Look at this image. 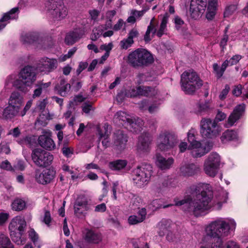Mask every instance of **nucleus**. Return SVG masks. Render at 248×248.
I'll return each instance as SVG.
<instances>
[{
  "label": "nucleus",
  "instance_id": "f257e3e1",
  "mask_svg": "<svg viewBox=\"0 0 248 248\" xmlns=\"http://www.w3.org/2000/svg\"><path fill=\"white\" fill-rule=\"evenodd\" d=\"M192 190V199L186 198L181 200L175 199V205H184L185 211L198 217L212 207L211 201L213 197L212 188L209 184L200 183L193 186Z\"/></svg>",
  "mask_w": 248,
  "mask_h": 248
},
{
  "label": "nucleus",
  "instance_id": "f03ea898",
  "mask_svg": "<svg viewBox=\"0 0 248 248\" xmlns=\"http://www.w3.org/2000/svg\"><path fill=\"white\" fill-rule=\"evenodd\" d=\"M37 78L35 69L31 66H26L21 69L18 76L11 75L8 76L5 82V88L9 89L14 87L18 91L26 93L28 87H31Z\"/></svg>",
  "mask_w": 248,
  "mask_h": 248
},
{
  "label": "nucleus",
  "instance_id": "7ed1b4c3",
  "mask_svg": "<svg viewBox=\"0 0 248 248\" xmlns=\"http://www.w3.org/2000/svg\"><path fill=\"white\" fill-rule=\"evenodd\" d=\"M231 223L219 218L211 222L205 228L206 235L213 238H223L231 234Z\"/></svg>",
  "mask_w": 248,
  "mask_h": 248
},
{
  "label": "nucleus",
  "instance_id": "20e7f679",
  "mask_svg": "<svg viewBox=\"0 0 248 248\" xmlns=\"http://www.w3.org/2000/svg\"><path fill=\"white\" fill-rule=\"evenodd\" d=\"M152 173V167L150 164H143L133 169L131 178L134 184L140 187L146 186L150 181Z\"/></svg>",
  "mask_w": 248,
  "mask_h": 248
},
{
  "label": "nucleus",
  "instance_id": "39448f33",
  "mask_svg": "<svg viewBox=\"0 0 248 248\" xmlns=\"http://www.w3.org/2000/svg\"><path fill=\"white\" fill-rule=\"evenodd\" d=\"M128 62L134 68L147 66L154 62L152 55L147 50L138 48L128 56Z\"/></svg>",
  "mask_w": 248,
  "mask_h": 248
},
{
  "label": "nucleus",
  "instance_id": "423d86ee",
  "mask_svg": "<svg viewBox=\"0 0 248 248\" xmlns=\"http://www.w3.org/2000/svg\"><path fill=\"white\" fill-rule=\"evenodd\" d=\"M181 83L182 90L187 94H191L199 89L202 85L197 73L189 70L181 75Z\"/></svg>",
  "mask_w": 248,
  "mask_h": 248
},
{
  "label": "nucleus",
  "instance_id": "0eeeda50",
  "mask_svg": "<svg viewBox=\"0 0 248 248\" xmlns=\"http://www.w3.org/2000/svg\"><path fill=\"white\" fill-rule=\"evenodd\" d=\"M45 10L47 16L54 20H61L68 15V10L63 0H46Z\"/></svg>",
  "mask_w": 248,
  "mask_h": 248
},
{
  "label": "nucleus",
  "instance_id": "6e6552de",
  "mask_svg": "<svg viewBox=\"0 0 248 248\" xmlns=\"http://www.w3.org/2000/svg\"><path fill=\"white\" fill-rule=\"evenodd\" d=\"M168 17L167 16H164L161 20L159 27L157 28L158 23L155 21V18L154 17L150 21L149 25L147 27V31L144 35V40L146 42L150 41L152 37L150 36V33H152V37L156 35L158 37H161L167 31V24L168 23Z\"/></svg>",
  "mask_w": 248,
  "mask_h": 248
},
{
  "label": "nucleus",
  "instance_id": "1a4fd4ad",
  "mask_svg": "<svg viewBox=\"0 0 248 248\" xmlns=\"http://www.w3.org/2000/svg\"><path fill=\"white\" fill-rule=\"evenodd\" d=\"M200 132L204 138H212L220 132V129L216 121L209 118H203L200 123Z\"/></svg>",
  "mask_w": 248,
  "mask_h": 248
},
{
  "label": "nucleus",
  "instance_id": "9d476101",
  "mask_svg": "<svg viewBox=\"0 0 248 248\" xmlns=\"http://www.w3.org/2000/svg\"><path fill=\"white\" fill-rule=\"evenodd\" d=\"M31 158L36 166L46 167L51 164L53 156L43 149H35L32 151Z\"/></svg>",
  "mask_w": 248,
  "mask_h": 248
},
{
  "label": "nucleus",
  "instance_id": "9b49d317",
  "mask_svg": "<svg viewBox=\"0 0 248 248\" xmlns=\"http://www.w3.org/2000/svg\"><path fill=\"white\" fill-rule=\"evenodd\" d=\"M220 164V157L218 154L213 153L205 160L204 170L208 175L214 177L217 173Z\"/></svg>",
  "mask_w": 248,
  "mask_h": 248
},
{
  "label": "nucleus",
  "instance_id": "f8f14e48",
  "mask_svg": "<svg viewBox=\"0 0 248 248\" xmlns=\"http://www.w3.org/2000/svg\"><path fill=\"white\" fill-rule=\"evenodd\" d=\"M175 143L174 138L166 132L160 134L157 139V148L162 151L172 148L175 145Z\"/></svg>",
  "mask_w": 248,
  "mask_h": 248
},
{
  "label": "nucleus",
  "instance_id": "ddd939ff",
  "mask_svg": "<svg viewBox=\"0 0 248 248\" xmlns=\"http://www.w3.org/2000/svg\"><path fill=\"white\" fill-rule=\"evenodd\" d=\"M207 7V0H191L189 12L191 17L199 18L205 12Z\"/></svg>",
  "mask_w": 248,
  "mask_h": 248
},
{
  "label": "nucleus",
  "instance_id": "4468645a",
  "mask_svg": "<svg viewBox=\"0 0 248 248\" xmlns=\"http://www.w3.org/2000/svg\"><path fill=\"white\" fill-rule=\"evenodd\" d=\"M52 133L49 130H43L42 135L38 138V142L40 145L47 150L52 151L55 149L56 145L51 139Z\"/></svg>",
  "mask_w": 248,
  "mask_h": 248
},
{
  "label": "nucleus",
  "instance_id": "2eb2a0df",
  "mask_svg": "<svg viewBox=\"0 0 248 248\" xmlns=\"http://www.w3.org/2000/svg\"><path fill=\"white\" fill-rule=\"evenodd\" d=\"M54 176L55 172L50 169H45L42 171L37 169L35 171L34 178L36 181L42 185L50 183L54 178Z\"/></svg>",
  "mask_w": 248,
  "mask_h": 248
},
{
  "label": "nucleus",
  "instance_id": "dca6fc26",
  "mask_svg": "<svg viewBox=\"0 0 248 248\" xmlns=\"http://www.w3.org/2000/svg\"><path fill=\"white\" fill-rule=\"evenodd\" d=\"M127 142V137L123 131L118 130L114 133L113 137L112 147L119 151L125 149Z\"/></svg>",
  "mask_w": 248,
  "mask_h": 248
},
{
  "label": "nucleus",
  "instance_id": "f3484780",
  "mask_svg": "<svg viewBox=\"0 0 248 248\" xmlns=\"http://www.w3.org/2000/svg\"><path fill=\"white\" fill-rule=\"evenodd\" d=\"M57 61L54 59H42L37 67L38 71L45 73H49L57 67Z\"/></svg>",
  "mask_w": 248,
  "mask_h": 248
},
{
  "label": "nucleus",
  "instance_id": "a211bd4d",
  "mask_svg": "<svg viewBox=\"0 0 248 248\" xmlns=\"http://www.w3.org/2000/svg\"><path fill=\"white\" fill-rule=\"evenodd\" d=\"M84 240L88 243L98 244L102 241V236L100 233L93 229L85 228L82 231Z\"/></svg>",
  "mask_w": 248,
  "mask_h": 248
},
{
  "label": "nucleus",
  "instance_id": "6ab92c4d",
  "mask_svg": "<svg viewBox=\"0 0 248 248\" xmlns=\"http://www.w3.org/2000/svg\"><path fill=\"white\" fill-rule=\"evenodd\" d=\"M26 226L25 219L21 216H16L11 221L9 229L11 232H24Z\"/></svg>",
  "mask_w": 248,
  "mask_h": 248
},
{
  "label": "nucleus",
  "instance_id": "aec40b11",
  "mask_svg": "<svg viewBox=\"0 0 248 248\" xmlns=\"http://www.w3.org/2000/svg\"><path fill=\"white\" fill-rule=\"evenodd\" d=\"M151 138L149 133H142L138 139L137 144V150L139 152H148L151 142Z\"/></svg>",
  "mask_w": 248,
  "mask_h": 248
},
{
  "label": "nucleus",
  "instance_id": "412c9836",
  "mask_svg": "<svg viewBox=\"0 0 248 248\" xmlns=\"http://www.w3.org/2000/svg\"><path fill=\"white\" fill-rule=\"evenodd\" d=\"M84 34L85 31L83 30L75 29L66 34L65 42L67 45H72L81 38Z\"/></svg>",
  "mask_w": 248,
  "mask_h": 248
},
{
  "label": "nucleus",
  "instance_id": "4be33fe9",
  "mask_svg": "<svg viewBox=\"0 0 248 248\" xmlns=\"http://www.w3.org/2000/svg\"><path fill=\"white\" fill-rule=\"evenodd\" d=\"M187 149L190 151V154L194 157H202L208 152V151L206 150V148L202 146L199 141L189 145Z\"/></svg>",
  "mask_w": 248,
  "mask_h": 248
},
{
  "label": "nucleus",
  "instance_id": "5701e85b",
  "mask_svg": "<svg viewBox=\"0 0 248 248\" xmlns=\"http://www.w3.org/2000/svg\"><path fill=\"white\" fill-rule=\"evenodd\" d=\"M174 162L172 157L166 159L160 155H156L155 164L156 166L162 170L169 169Z\"/></svg>",
  "mask_w": 248,
  "mask_h": 248
},
{
  "label": "nucleus",
  "instance_id": "b1692460",
  "mask_svg": "<svg viewBox=\"0 0 248 248\" xmlns=\"http://www.w3.org/2000/svg\"><path fill=\"white\" fill-rule=\"evenodd\" d=\"M51 82H44L43 80L38 81L35 84V89L32 94V97L35 98L39 97L43 91H46L50 87Z\"/></svg>",
  "mask_w": 248,
  "mask_h": 248
},
{
  "label": "nucleus",
  "instance_id": "393cba45",
  "mask_svg": "<svg viewBox=\"0 0 248 248\" xmlns=\"http://www.w3.org/2000/svg\"><path fill=\"white\" fill-rule=\"evenodd\" d=\"M143 125L144 123L141 119L139 118L136 119L131 117L130 121L127 124V126H128L127 128L131 131L137 133L141 131Z\"/></svg>",
  "mask_w": 248,
  "mask_h": 248
},
{
  "label": "nucleus",
  "instance_id": "a878e982",
  "mask_svg": "<svg viewBox=\"0 0 248 248\" xmlns=\"http://www.w3.org/2000/svg\"><path fill=\"white\" fill-rule=\"evenodd\" d=\"M159 231L158 232L160 236H164L167 233L166 238L169 241L172 240V236L171 232H170V223L167 220H162L158 224Z\"/></svg>",
  "mask_w": 248,
  "mask_h": 248
},
{
  "label": "nucleus",
  "instance_id": "bb28decb",
  "mask_svg": "<svg viewBox=\"0 0 248 248\" xmlns=\"http://www.w3.org/2000/svg\"><path fill=\"white\" fill-rule=\"evenodd\" d=\"M182 174L185 176H191L199 171V168L194 164H187L180 168Z\"/></svg>",
  "mask_w": 248,
  "mask_h": 248
},
{
  "label": "nucleus",
  "instance_id": "cd10ccee",
  "mask_svg": "<svg viewBox=\"0 0 248 248\" xmlns=\"http://www.w3.org/2000/svg\"><path fill=\"white\" fill-rule=\"evenodd\" d=\"M23 102V97L17 91L13 92L8 100V104L9 105L17 107L19 109L20 108Z\"/></svg>",
  "mask_w": 248,
  "mask_h": 248
},
{
  "label": "nucleus",
  "instance_id": "c85d7f7f",
  "mask_svg": "<svg viewBox=\"0 0 248 248\" xmlns=\"http://www.w3.org/2000/svg\"><path fill=\"white\" fill-rule=\"evenodd\" d=\"M146 214V210L142 208L139 210L137 215H132L128 217V223L131 225L140 223L145 219Z\"/></svg>",
  "mask_w": 248,
  "mask_h": 248
},
{
  "label": "nucleus",
  "instance_id": "c756f323",
  "mask_svg": "<svg viewBox=\"0 0 248 248\" xmlns=\"http://www.w3.org/2000/svg\"><path fill=\"white\" fill-rule=\"evenodd\" d=\"M21 40L25 44H31L42 41L39 38L38 34L36 32H29L22 34Z\"/></svg>",
  "mask_w": 248,
  "mask_h": 248
},
{
  "label": "nucleus",
  "instance_id": "7c9ffc66",
  "mask_svg": "<svg viewBox=\"0 0 248 248\" xmlns=\"http://www.w3.org/2000/svg\"><path fill=\"white\" fill-rule=\"evenodd\" d=\"M19 110L17 107H15L8 104V106L4 108L0 116L6 119H11L19 114Z\"/></svg>",
  "mask_w": 248,
  "mask_h": 248
},
{
  "label": "nucleus",
  "instance_id": "2f4dec72",
  "mask_svg": "<svg viewBox=\"0 0 248 248\" xmlns=\"http://www.w3.org/2000/svg\"><path fill=\"white\" fill-rule=\"evenodd\" d=\"M18 8L15 7L11 10L9 12L4 14L3 16L0 20V30L3 29L6 24L3 22L8 21L9 19H16L17 17Z\"/></svg>",
  "mask_w": 248,
  "mask_h": 248
},
{
  "label": "nucleus",
  "instance_id": "473e14b6",
  "mask_svg": "<svg viewBox=\"0 0 248 248\" xmlns=\"http://www.w3.org/2000/svg\"><path fill=\"white\" fill-rule=\"evenodd\" d=\"M218 6V0H208L206 17L208 20H212L216 14Z\"/></svg>",
  "mask_w": 248,
  "mask_h": 248
},
{
  "label": "nucleus",
  "instance_id": "72a5a7b5",
  "mask_svg": "<svg viewBox=\"0 0 248 248\" xmlns=\"http://www.w3.org/2000/svg\"><path fill=\"white\" fill-rule=\"evenodd\" d=\"M71 88V85L67 83L64 79H62L60 83L56 86L59 94L62 96H65Z\"/></svg>",
  "mask_w": 248,
  "mask_h": 248
},
{
  "label": "nucleus",
  "instance_id": "f704fd0d",
  "mask_svg": "<svg viewBox=\"0 0 248 248\" xmlns=\"http://www.w3.org/2000/svg\"><path fill=\"white\" fill-rule=\"evenodd\" d=\"M146 11L147 10L145 9L141 11H137L135 9L131 10L130 16L127 19V22L134 23L136 21V20H140Z\"/></svg>",
  "mask_w": 248,
  "mask_h": 248
},
{
  "label": "nucleus",
  "instance_id": "c9c22d12",
  "mask_svg": "<svg viewBox=\"0 0 248 248\" xmlns=\"http://www.w3.org/2000/svg\"><path fill=\"white\" fill-rule=\"evenodd\" d=\"M139 93L140 95L145 96H153L157 93V91L155 88L147 86H139Z\"/></svg>",
  "mask_w": 248,
  "mask_h": 248
},
{
  "label": "nucleus",
  "instance_id": "e433bc0d",
  "mask_svg": "<svg viewBox=\"0 0 248 248\" xmlns=\"http://www.w3.org/2000/svg\"><path fill=\"white\" fill-rule=\"evenodd\" d=\"M127 164L126 160L118 159L109 162V167L112 170H120L124 169Z\"/></svg>",
  "mask_w": 248,
  "mask_h": 248
},
{
  "label": "nucleus",
  "instance_id": "4c0bfd02",
  "mask_svg": "<svg viewBox=\"0 0 248 248\" xmlns=\"http://www.w3.org/2000/svg\"><path fill=\"white\" fill-rule=\"evenodd\" d=\"M11 207L14 211H20L26 208V203L23 199L16 198L12 202Z\"/></svg>",
  "mask_w": 248,
  "mask_h": 248
},
{
  "label": "nucleus",
  "instance_id": "58836bf2",
  "mask_svg": "<svg viewBox=\"0 0 248 248\" xmlns=\"http://www.w3.org/2000/svg\"><path fill=\"white\" fill-rule=\"evenodd\" d=\"M131 116L127 114L125 112L123 111H119L118 112L114 117V120L116 123H120L121 124H122L121 123V121L124 122L125 123H128L129 121H130V119L131 118Z\"/></svg>",
  "mask_w": 248,
  "mask_h": 248
},
{
  "label": "nucleus",
  "instance_id": "ea45409f",
  "mask_svg": "<svg viewBox=\"0 0 248 248\" xmlns=\"http://www.w3.org/2000/svg\"><path fill=\"white\" fill-rule=\"evenodd\" d=\"M109 125L108 124H105L103 126H97V134L99 135V139L101 140L104 137H109L110 132L108 131Z\"/></svg>",
  "mask_w": 248,
  "mask_h": 248
},
{
  "label": "nucleus",
  "instance_id": "a19ab883",
  "mask_svg": "<svg viewBox=\"0 0 248 248\" xmlns=\"http://www.w3.org/2000/svg\"><path fill=\"white\" fill-rule=\"evenodd\" d=\"M116 14V11L114 10H109L106 12L105 19L106 20L105 30L110 29L112 27L113 18Z\"/></svg>",
  "mask_w": 248,
  "mask_h": 248
},
{
  "label": "nucleus",
  "instance_id": "79ce46f5",
  "mask_svg": "<svg viewBox=\"0 0 248 248\" xmlns=\"http://www.w3.org/2000/svg\"><path fill=\"white\" fill-rule=\"evenodd\" d=\"M245 105L241 104L235 107L233 109V124L242 116L244 112Z\"/></svg>",
  "mask_w": 248,
  "mask_h": 248
},
{
  "label": "nucleus",
  "instance_id": "37998d69",
  "mask_svg": "<svg viewBox=\"0 0 248 248\" xmlns=\"http://www.w3.org/2000/svg\"><path fill=\"white\" fill-rule=\"evenodd\" d=\"M74 209L76 216L80 217L86 214V212L89 209V205H74Z\"/></svg>",
  "mask_w": 248,
  "mask_h": 248
},
{
  "label": "nucleus",
  "instance_id": "c03bdc74",
  "mask_svg": "<svg viewBox=\"0 0 248 248\" xmlns=\"http://www.w3.org/2000/svg\"><path fill=\"white\" fill-rule=\"evenodd\" d=\"M23 232H10V236L12 240L17 245H23L25 243V240L21 239Z\"/></svg>",
  "mask_w": 248,
  "mask_h": 248
},
{
  "label": "nucleus",
  "instance_id": "a18cd8bd",
  "mask_svg": "<svg viewBox=\"0 0 248 248\" xmlns=\"http://www.w3.org/2000/svg\"><path fill=\"white\" fill-rule=\"evenodd\" d=\"M0 248H14L9 238L3 234L0 235Z\"/></svg>",
  "mask_w": 248,
  "mask_h": 248
},
{
  "label": "nucleus",
  "instance_id": "49530a36",
  "mask_svg": "<svg viewBox=\"0 0 248 248\" xmlns=\"http://www.w3.org/2000/svg\"><path fill=\"white\" fill-rule=\"evenodd\" d=\"M90 201V199L86 195L80 194L77 197L75 202L74 205H89Z\"/></svg>",
  "mask_w": 248,
  "mask_h": 248
},
{
  "label": "nucleus",
  "instance_id": "de8ad7c7",
  "mask_svg": "<svg viewBox=\"0 0 248 248\" xmlns=\"http://www.w3.org/2000/svg\"><path fill=\"white\" fill-rule=\"evenodd\" d=\"M104 30H105L102 26H99L98 27L94 28L91 36V40L96 41L102 34Z\"/></svg>",
  "mask_w": 248,
  "mask_h": 248
},
{
  "label": "nucleus",
  "instance_id": "09e8293b",
  "mask_svg": "<svg viewBox=\"0 0 248 248\" xmlns=\"http://www.w3.org/2000/svg\"><path fill=\"white\" fill-rule=\"evenodd\" d=\"M133 43V40H131L130 39L127 38L120 41V46L122 49H126L130 47Z\"/></svg>",
  "mask_w": 248,
  "mask_h": 248
},
{
  "label": "nucleus",
  "instance_id": "8fccbe9b",
  "mask_svg": "<svg viewBox=\"0 0 248 248\" xmlns=\"http://www.w3.org/2000/svg\"><path fill=\"white\" fill-rule=\"evenodd\" d=\"M232 138V130H227L225 131L221 137V140L225 142L228 141H231Z\"/></svg>",
  "mask_w": 248,
  "mask_h": 248
},
{
  "label": "nucleus",
  "instance_id": "3c124183",
  "mask_svg": "<svg viewBox=\"0 0 248 248\" xmlns=\"http://www.w3.org/2000/svg\"><path fill=\"white\" fill-rule=\"evenodd\" d=\"M213 68L214 72L217 78H220L222 76L224 71H222L221 68L217 63H214L213 65Z\"/></svg>",
  "mask_w": 248,
  "mask_h": 248
},
{
  "label": "nucleus",
  "instance_id": "603ef678",
  "mask_svg": "<svg viewBox=\"0 0 248 248\" xmlns=\"http://www.w3.org/2000/svg\"><path fill=\"white\" fill-rule=\"evenodd\" d=\"M210 246V248H222L223 238H215Z\"/></svg>",
  "mask_w": 248,
  "mask_h": 248
},
{
  "label": "nucleus",
  "instance_id": "864d4df0",
  "mask_svg": "<svg viewBox=\"0 0 248 248\" xmlns=\"http://www.w3.org/2000/svg\"><path fill=\"white\" fill-rule=\"evenodd\" d=\"M71 84L73 89L76 92H78L81 89L82 83L78 79H72Z\"/></svg>",
  "mask_w": 248,
  "mask_h": 248
},
{
  "label": "nucleus",
  "instance_id": "5fc2aeb1",
  "mask_svg": "<svg viewBox=\"0 0 248 248\" xmlns=\"http://www.w3.org/2000/svg\"><path fill=\"white\" fill-rule=\"evenodd\" d=\"M125 94L126 96L130 97H136L138 95H140L139 93V87L136 89L132 88L126 92Z\"/></svg>",
  "mask_w": 248,
  "mask_h": 248
},
{
  "label": "nucleus",
  "instance_id": "6e6d98bb",
  "mask_svg": "<svg viewBox=\"0 0 248 248\" xmlns=\"http://www.w3.org/2000/svg\"><path fill=\"white\" fill-rule=\"evenodd\" d=\"M113 47V45L112 42L109 43L108 44H105L101 45L100 49L101 50H104L106 51L105 53H108L109 54L110 51Z\"/></svg>",
  "mask_w": 248,
  "mask_h": 248
},
{
  "label": "nucleus",
  "instance_id": "4d7b16f0",
  "mask_svg": "<svg viewBox=\"0 0 248 248\" xmlns=\"http://www.w3.org/2000/svg\"><path fill=\"white\" fill-rule=\"evenodd\" d=\"M230 89V87L228 85H226L225 88L221 91L219 95V98L220 100H223L226 98Z\"/></svg>",
  "mask_w": 248,
  "mask_h": 248
},
{
  "label": "nucleus",
  "instance_id": "13d9d810",
  "mask_svg": "<svg viewBox=\"0 0 248 248\" xmlns=\"http://www.w3.org/2000/svg\"><path fill=\"white\" fill-rule=\"evenodd\" d=\"M226 116L227 115L225 113L218 110L214 121H216V122L222 121L226 118Z\"/></svg>",
  "mask_w": 248,
  "mask_h": 248
},
{
  "label": "nucleus",
  "instance_id": "bf43d9fd",
  "mask_svg": "<svg viewBox=\"0 0 248 248\" xmlns=\"http://www.w3.org/2000/svg\"><path fill=\"white\" fill-rule=\"evenodd\" d=\"M32 104V100H29L26 104V106H25L23 110L21 111L20 113V115L21 116H24L27 111L29 110V109L31 108V105Z\"/></svg>",
  "mask_w": 248,
  "mask_h": 248
},
{
  "label": "nucleus",
  "instance_id": "052dcab7",
  "mask_svg": "<svg viewBox=\"0 0 248 248\" xmlns=\"http://www.w3.org/2000/svg\"><path fill=\"white\" fill-rule=\"evenodd\" d=\"M88 63L86 62H80L78 65V68L77 70V73L78 75L87 67Z\"/></svg>",
  "mask_w": 248,
  "mask_h": 248
},
{
  "label": "nucleus",
  "instance_id": "680f3d73",
  "mask_svg": "<svg viewBox=\"0 0 248 248\" xmlns=\"http://www.w3.org/2000/svg\"><path fill=\"white\" fill-rule=\"evenodd\" d=\"M29 235L34 243L37 242L38 239V235L33 230L31 229L30 231Z\"/></svg>",
  "mask_w": 248,
  "mask_h": 248
},
{
  "label": "nucleus",
  "instance_id": "e2e57ef3",
  "mask_svg": "<svg viewBox=\"0 0 248 248\" xmlns=\"http://www.w3.org/2000/svg\"><path fill=\"white\" fill-rule=\"evenodd\" d=\"M51 221L50 213L49 211H46L45 213L43 221L47 225H49Z\"/></svg>",
  "mask_w": 248,
  "mask_h": 248
},
{
  "label": "nucleus",
  "instance_id": "0e129e2a",
  "mask_svg": "<svg viewBox=\"0 0 248 248\" xmlns=\"http://www.w3.org/2000/svg\"><path fill=\"white\" fill-rule=\"evenodd\" d=\"M102 140V144L103 146L105 148H108L110 146L112 147V143H111L110 140H109V137H104L102 139H101Z\"/></svg>",
  "mask_w": 248,
  "mask_h": 248
},
{
  "label": "nucleus",
  "instance_id": "69168bd1",
  "mask_svg": "<svg viewBox=\"0 0 248 248\" xmlns=\"http://www.w3.org/2000/svg\"><path fill=\"white\" fill-rule=\"evenodd\" d=\"M124 23V21L122 19H119L117 22L113 26V30L115 31H118L120 30L123 26Z\"/></svg>",
  "mask_w": 248,
  "mask_h": 248
},
{
  "label": "nucleus",
  "instance_id": "338daca9",
  "mask_svg": "<svg viewBox=\"0 0 248 248\" xmlns=\"http://www.w3.org/2000/svg\"><path fill=\"white\" fill-rule=\"evenodd\" d=\"M187 139L189 143V145L192 144V143H194L195 142L198 141L195 140L194 134L192 131H189L188 132Z\"/></svg>",
  "mask_w": 248,
  "mask_h": 248
},
{
  "label": "nucleus",
  "instance_id": "774afa93",
  "mask_svg": "<svg viewBox=\"0 0 248 248\" xmlns=\"http://www.w3.org/2000/svg\"><path fill=\"white\" fill-rule=\"evenodd\" d=\"M0 168L8 170H12V167L10 163L8 160L2 162L0 165Z\"/></svg>",
  "mask_w": 248,
  "mask_h": 248
}]
</instances>
